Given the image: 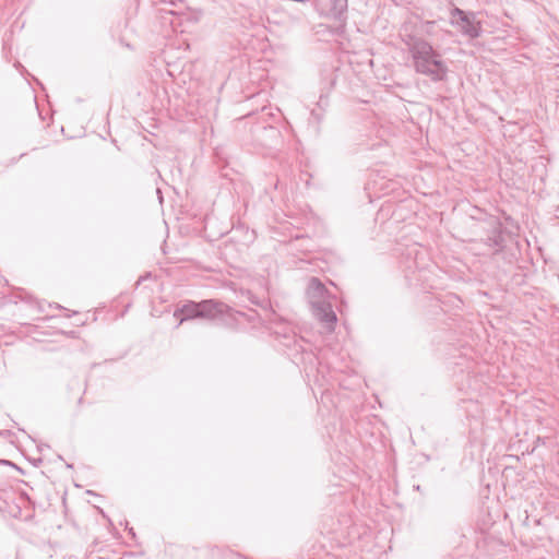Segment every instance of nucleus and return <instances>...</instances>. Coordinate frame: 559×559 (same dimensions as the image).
<instances>
[{
  "mask_svg": "<svg viewBox=\"0 0 559 559\" xmlns=\"http://www.w3.org/2000/svg\"><path fill=\"white\" fill-rule=\"evenodd\" d=\"M152 2L154 4H157V3H170V4H174L173 0H152Z\"/></svg>",
  "mask_w": 559,
  "mask_h": 559,
  "instance_id": "obj_9",
  "label": "nucleus"
},
{
  "mask_svg": "<svg viewBox=\"0 0 559 559\" xmlns=\"http://www.w3.org/2000/svg\"><path fill=\"white\" fill-rule=\"evenodd\" d=\"M174 316L179 318V324L199 318L198 302L189 301L185 304L182 307L175 310Z\"/></svg>",
  "mask_w": 559,
  "mask_h": 559,
  "instance_id": "obj_5",
  "label": "nucleus"
},
{
  "mask_svg": "<svg viewBox=\"0 0 559 559\" xmlns=\"http://www.w3.org/2000/svg\"><path fill=\"white\" fill-rule=\"evenodd\" d=\"M400 37L411 53L417 73L430 78L433 82L445 80L448 67L441 55L430 43L413 33L411 23L402 25Z\"/></svg>",
  "mask_w": 559,
  "mask_h": 559,
  "instance_id": "obj_1",
  "label": "nucleus"
},
{
  "mask_svg": "<svg viewBox=\"0 0 559 559\" xmlns=\"http://www.w3.org/2000/svg\"><path fill=\"white\" fill-rule=\"evenodd\" d=\"M503 237L499 230H495L493 235L488 237V245L499 251L503 247Z\"/></svg>",
  "mask_w": 559,
  "mask_h": 559,
  "instance_id": "obj_8",
  "label": "nucleus"
},
{
  "mask_svg": "<svg viewBox=\"0 0 559 559\" xmlns=\"http://www.w3.org/2000/svg\"><path fill=\"white\" fill-rule=\"evenodd\" d=\"M308 295L312 306L313 316L324 325L328 333L334 331L337 317L331 302L328 300L324 285L316 277H312L308 286Z\"/></svg>",
  "mask_w": 559,
  "mask_h": 559,
  "instance_id": "obj_2",
  "label": "nucleus"
},
{
  "mask_svg": "<svg viewBox=\"0 0 559 559\" xmlns=\"http://www.w3.org/2000/svg\"><path fill=\"white\" fill-rule=\"evenodd\" d=\"M450 23L456 27L462 35L474 39L480 36L481 26L479 22L475 21L474 13H466L465 11L454 8L451 10Z\"/></svg>",
  "mask_w": 559,
  "mask_h": 559,
  "instance_id": "obj_3",
  "label": "nucleus"
},
{
  "mask_svg": "<svg viewBox=\"0 0 559 559\" xmlns=\"http://www.w3.org/2000/svg\"><path fill=\"white\" fill-rule=\"evenodd\" d=\"M0 464L11 465V462L2 460V461H0Z\"/></svg>",
  "mask_w": 559,
  "mask_h": 559,
  "instance_id": "obj_10",
  "label": "nucleus"
},
{
  "mask_svg": "<svg viewBox=\"0 0 559 559\" xmlns=\"http://www.w3.org/2000/svg\"><path fill=\"white\" fill-rule=\"evenodd\" d=\"M347 10V0H331L330 13L333 17L342 20Z\"/></svg>",
  "mask_w": 559,
  "mask_h": 559,
  "instance_id": "obj_7",
  "label": "nucleus"
},
{
  "mask_svg": "<svg viewBox=\"0 0 559 559\" xmlns=\"http://www.w3.org/2000/svg\"><path fill=\"white\" fill-rule=\"evenodd\" d=\"M406 23L412 24L413 33H415L418 37H420L419 34L432 35L433 27L436 25V22H433V21H426V22H418V23L407 21Z\"/></svg>",
  "mask_w": 559,
  "mask_h": 559,
  "instance_id": "obj_6",
  "label": "nucleus"
},
{
  "mask_svg": "<svg viewBox=\"0 0 559 559\" xmlns=\"http://www.w3.org/2000/svg\"><path fill=\"white\" fill-rule=\"evenodd\" d=\"M199 308V318L204 319H215L217 314H222L226 308V306L222 302H216L213 300H203L198 302Z\"/></svg>",
  "mask_w": 559,
  "mask_h": 559,
  "instance_id": "obj_4",
  "label": "nucleus"
}]
</instances>
